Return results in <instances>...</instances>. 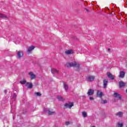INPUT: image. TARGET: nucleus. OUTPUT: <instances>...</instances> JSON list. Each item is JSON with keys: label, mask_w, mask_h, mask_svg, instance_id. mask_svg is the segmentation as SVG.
Returning <instances> with one entry per match:
<instances>
[{"label": "nucleus", "mask_w": 127, "mask_h": 127, "mask_svg": "<svg viewBox=\"0 0 127 127\" xmlns=\"http://www.w3.org/2000/svg\"><path fill=\"white\" fill-rule=\"evenodd\" d=\"M65 67L70 68L71 67H76V68H80V64L79 63L74 62L73 63H67L65 64Z\"/></svg>", "instance_id": "f257e3e1"}, {"label": "nucleus", "mask_w": 127, "mask_h": 127, "mask_svg": "<svg viewBox=\"0 0 127 127\" xmlns=\"http://www.w3.org/2000/svg\"><path fill=\"white\" fill-rule=\"evenodd\" d=\"M73 106H74V103H70L69 104L65 103L64 106V109H71Z\"/></svg>", "instance_id": "f03ea898"}, {"label": "nucleus", "mask_w": 127, "mask_h": 127, "mask_svg": "<svg viewBox=\"0 0 127 127\" xmlns=\"http://www.w3.org/2000/svg\"><path fill=\"white\" fill-rule=\"evenodd\" d=\"M17 56L18 57V59H20L21 57H23V52L22 51H18L17 52Z\"/></svg>", "instance_id": "7ed1b4c3"}, {"label": "nucleus", "mask_w": 127, "mask_h": 127, "mask_svg": "<svg viewBox=\"0 0 127 127\" xmlns=\"http://www.w3.org/2000/svg\"><path fill=\"white\" fill-rule=\"evenodd\" d=\"M104 95V94L103 92H100V90H97L96 92V97H98V98H102L103 96Z\"/></svg>", "instance_id": "20e7f679"}, {"label": "nucleus", "mask_w": 127, "mask_h": 127, "mask_svg": "<svg viewBox=\"0 0 127 127\" xmlns=\"http://www.w3.org/2000/svg\"><path fill=\"white\" fill-rule=\"evenodd\" d=\"M29 75L30 76L31 80H33V79H35L36 78V75L33 73L32 72H29Z\"/></svg>", "instance_id": "39448f33"}, {"label": "nucleus", "mask_w": 127, "mask_h": 127, "mask_svg": "<svg viewBox=\"0 0 127 127\" xmlns=\"http://www.w3.org/2000/svg\"><path fill=\"white\" fill-rule=\"evenodd\" d=\"M113 95L115 98H117V99H119V100H122V96L118 93H114Z\"/></svg>", "instance_id": "423d86ee"}, {"label": "nucleus", "mask_w": 127, "mask_h": 127, "mask_svg": "<svg viewBox=\"0 0 127 127\" xmlns=\"http://www.w3.org/2000/svg\"><path fill=\"white\" fill-rule=\"evenodd\" d=\"M65 54H66V55H70V54H73L74 53V52L73 51V50H68L65 51Z\"/></svg>", "instance_id": "0eeeda50"}, {"label": "nucleus", "mask_w": 127, "mask_h": 127, "mask_svg": "<svg viewBox=\"0 0 127 127\" xmlns=\"http://www.w3.org/2000/svg\"><path fill=\"white\" fill-rule=\"evenodd\" d=\"M95 91L93 89H90L88 90L87 92V95L88 96H92L94 94V92Z\"/></svg>", "instance_id": "6e6552de"}, {"label": "nucleus", "mask_w": 127, "mask_h": 127, "mask_svg": "<svg viewBox=\"0 0 127 127\" xmlns=\"http://www.w3.org/2000/svg\"><path fill=\"white\" fill-rule=\"evenodd\" d=\"M116 117H119V118H122L124 116V113L122 112H119L115 114Z\"/></svg>", "instance_id": "1a4fd4ad"}, {"label": "nucleus", "mask_w": 127, "mask_h": 127, "mask_svg": "<svg viewBox=\"0 0 127 127\" xmlns=\"http://www.w3.org/2000/svg\"><path fill=\"white\" fill-rule=\"evenodd\" d=\"M107 75L108 77L111 79V80H114L115 79V76L112 74L110 72H107Z\"/></svg>", "instance_id": "9d476101"}, {"label": "nucleus", "mask_w": 127, "mask_h": 127, "mask_svg": "<svg viewBox=\"0 0 127 127\" xmlns=\"http://www.w3.org/2000/svg\"><path fill=\"white\" fill-rule=\"evenodd\" d=\"M119 85L120 88H123V87H125V86H126V83L123 81H120L119 82Z\"/></svg>", "instance_id": "9b49d317"}, {"label": "nucleus", "mask_w": 127, "mask_h": 127, "mask_svg": "<svg viewBox=\"0 0 127 127\" xmlns=\"http://www.w3.org/2000/svg\"><path fill=\"white\" fill-rule=\"evenodd\" d=\"M26 86L28 87L29 89H31V88L33 87V85L32 84V83L27 82L26 83Z\"/></svg>", "instance_id": "f8f14e48"}, {"label": "nucleus", "mask_w": 127, "mask_h": 127, "mask_svg": "<svg viewBox=\"0 0 127 127\" xmlns=\"http://www.w3.org/2000/svg\"><path fill=\"white\" fill-rule=\"evenodd\" d=\"M108 79H105L103 81V87L105 89L107 88V86L108 85Z\"/></svg>", "instance_id": "ddd939ff"}, {"label": "nucleus", "mask_w": 127, "mask_h": 127, "mask_svg": "<svg viewBox=\"0 0 127 127\" xmlns=\"http://www.w3.org/2000/svg\"><path fill=\"white\" fill-rule=\"evenodd\" d=\"M126 75V72H125L124 71H122L120 72V74L119 75L120 78H124Z\"/></svg>", "instance_id": "4468645a"}, {"label": "nucleus", "mask_w": 127, "mask_h": 127, "mask_svg": "<svg viewBox=\"0 0 127 127\" xmlns=\"http://www.w3.org/2000/svg\"><path fill=\"white\" fill-rule=\"evenodd\" d=\"M34 48H35V46H31L30 47H29V49L27 50V52L29 53L31 52V51H32V50H33L34 49Z\"/></svg>", "instance_id": "2eb2a0df"}, {"label": "nucleus", "mask_w": 127, "mask_h": 127, "mask_svg": "<svg viewBox=\"0 0 127 127\" xmlns=\"http://www.w3.org/2000/svg\"><path fill=\"white\" fill-rule=\"evenodd\" d=\"M88 79L89 81H90V82H92L95 80V76H88Z\"/></svg>", "instance_id": "dca6fc26"}, {"label": "nucleus", "mask_w": 127, "mask_h": 127, "mask_svg": "<svg viewBox=\"0 0 127 127\" xmlns=\"http://www.w3.org/2000/svg\"><path fill=\"white\" fill-rule=\"evenodd\" d=\"M51 72L52 74H55V73H58V70L55 68H53L52 69Z\"/></svg>", "instance_id": "f3484780"}, {"label": "nucleus", "mask_w": 127, "mask_h": 127, "mask_svg": "<svg viewBox=\"0 0 127 127\" xmlns=\"http://www.w3.org/2000/svg\"><path fill=\"white\" fill-rule=\"evenodd\" d=\"M0 17L2 18H7V17L5 15L1 13H0Z\"/></svg>", "instance_id": "a211bd4d"}, {"label": "nucleus", "mask_w": 127, "mask_h": 127, "mask_svg": "<svg viewBox=\"0 0 127 127\" xmlns=\"http://www.w3.org/2000/svg\"><path fill=\"white\" fill-rule=\"evenodd\" d=\"M20 84H22V85H24V84L26 83V80L25 79H23L22 80L20 81Z\"/></svg>", "instance_id": "6ab92c4d"}, {"label": "nucleus", "mask_w": 127, "mask_h": 127, "mask_svg": "<svg viewBox=\"0 0 127 127\" xmlns=\"http://www.w3.org/2000/svg\"><path fill=\"white\" fill-rule=\"evenodd\" d=\"M48 114V115H54V114H55V112L49 111Z\"/></svg>", "instance_id": "aec40b11"}, {"label": "nucleus", "mask_w": 127, "mask_h": 127, "mask_svg": "<svg viewBox=\"0 0 127 127\" xmlns=\"http://www.w3.org/2000/svg\"><path fill=\"white\" fill-rule=\"evenodd\" d=\"M82 114L83 118H87V112H82Z\"/></svg>", "instance_id": "412c9836"}, {"label": "nucleus", "mask_w": 127, "mask_h": 127, "mask_svg": "<svg viewBox=\"0 0 127 127\" xmlns=\"http://www.w3.org/2000/svg\"><path fill=\"white\" fill-rule=\"evenodd\" d=\"M64 88L65 89V90L66 91H67L68 90V85H67V84H66V83L64 84Z\"/></svg>", "instance_id": "4be33fe9"}, {"label": "nucleus", "mask_w": 127, "mask_h": 127, "mask_svg": "<svg viewBox=\"0 0 127 127\" xmlns=\"http://www.w3.org/2000/svg\"><path fill=\"white\" fill-rule=\"evenodd\" d=\"M35 94L37 96L40 97V96H41V93L40 92H36Z\"/></svg>", "instance_id": "5701e85b"}, {"label": "nucleus", "mask_w": 127, "mask_h": 127, "mask_svg": "<svg viewBox=\"0 0 127 127\" xmlns=\"http://www.w3.org/2000/svg\"><path fill=\"white\" fill-rule=\"evenodd\" d=\"M57 99H58L59 101H62V97L60 95L57 96Z\"/></svg>", "instance_id": "b1692460"}, {"label": "nucleus", "mask_w": 127, "mask_h": 127, "mask_svg": "<svg viewBox=\"0 0 127 127\" xmlns=\"http://www.w3.org/2000/svg\"><path fill=\"white\" fill-rule=\"evenodd\" d=\"M107 103H108V101L107 100H103L102 102V104H107Z\"/></svg>", "instance_id": "393cba45"}, {"label": "nucleus", "mask_w": 127, "mask_h": 127, "mask_svg": "<svg viewBox=\"0 0 127 127\" xmlns=\"http://www.w3.org/2000/svg\"><path fill=\"white\" fill-rule=\"evenodd\" d=\"M118 126L119 127H123L124 125L123 124V123H121V124H118Z\"/></svg>", "instance_id": "a878e982"}, {"label": "nucleus", "mask_w": 127, "mask_h": 127, "mask_svg": "<svg viewBox=\"0 0 127 127\" xmlns=\"http://www.w3.org/2000/svg\"><path fill=\"white\" fill-rule=\"evenodd\" d=\"M69 125H70V122H65V126H69Z\"/></svg>", "instance_id": "bb28decb"}, {"label": "nucleus", "mask_w": 127, "mask_h": 127, "mask_svg": "<svg viewBox=\"0 0 127 127\" xmlns=\"http://www.w3.org/2000/svg\"><path fill=\"white\" fill-rule=\"evenodd\" d=\"M89 100H94V98L93 97H90L89 98Z\"/></svg>", "instance_id": "cd10ccee"}, {"label": "nucleus", "mask_w": 127, "mask_h": 127, "mask_svg": "<svg viewBox=\"0 0 127 127\" xmlns=\"http://www.w3.org/2000/svg\"><path fill=\"white\" fill-rule=\"evenodd\" d=\"M85 10H86V11H87V12H89V11L87 9H85Z\"/></svg>", "instance_id": "c85d7f7f"}, {"label": "nucleus", "mask_w": 127, "mask_h": 127, "mask_svg": "<svg viewBox=\"0 0 127 127\" xmlns=\"http://www.w3.org/2000/svg\"><path fill=\"white\" fill-rule=\"evenodd\" d=\"M108 51H111V49L109 48L108 49Z\"/></svg>", "instance_id": "c756f323"}, {"label": "nucleus", "mask_w": 127, "mask_h": 127, "mask_svg": "<svg viewBox=\"0 0 127 127\" xmlns=\"http://www.w3.org/2000/svg\"><path fill=\"white\" fill-rule=\"evenodd\" d=\"M126 127H127V126H126Z\"/></svg>", "instance_id": "7c9ffc66"}]
</instances>
